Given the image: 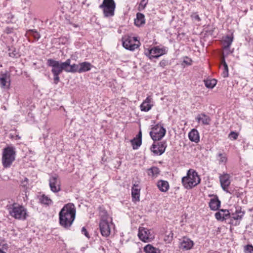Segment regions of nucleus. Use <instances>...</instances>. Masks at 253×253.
<instances>
[{"mask_svg": "<svg viewBox=\"0 0 253 253\" xmlns=\"http://www.w3.org/2000/svg\"><path fill=\"white\" fill-rule=\"evenodd\" d=\"M59 223L65 228H69L72 224L76 216V208L72 203L65 205L60 211Z\"/></svg>", "mask_w": 253, "mask_h": 253, "instance_id": "obj_1", "label": "nucleus"}, {"mask_svg": "<svg viewBox=\"0 0 253 253\" xmlns=\"http://www.w3.org/2000/svg\"><path fill=\"white\" fill-rule=\"evenodd\" d=\"M200 181L201 179L197 172L191 169L188 170L187 175L182 178V183L184 187L188 189L197 185Z\"/></svg>", "mask_w": 253, "mask_h": 253, "instance_id": "obj_2", "label": "nucleus"}, {"mask_svg": "<svg viewBox=\"0 0 253 253\" xmlns=\"http://www.w3.org/2000/svg\"><path fill=\"white\" fill-rule=\"evenodd\" d=\"M8 210L9 215L16 219L24 220L27 216L26 209L17 204L10 206Z\"/></svg>", "mask_w": 253, "mask_h": 253, "instance_id": "obj_3", "label": "nucleus"}, {"mask_svg": "<svg viewBox=\"0 0 253 253\" xmlns=\"http://www.w3.org/2000/svg\"><path fill=\"white\" fill-rule=\"evenodd\" d=\"M99 7L102 9L105 17H112L115 14L116 3L114 0H103Z\"/></svg>", "mask_w": 253, "mask_h": 253, "instance_id": "obj_4", "label": "nucleus"}, {"mask_svg": "<svg viewBox=\"0 0 253 253\" xmlns=\"http://www.w3.org/2000/svg\"><path fill=\"white\" fill-rule=\"evenodd\" d=\"M15 152L14 148L8 147L4 149L2 163L4 168L9 167L15 160Z\"/></svg>", "mask_w": 253, "mask_h": 253, "instance_id": "obj_5", "label": "nucleus"}, {"mask_svg": "<svg viewBox=\"0 0 253 253\" xmlns=\"http://www.w3.org/2000/svg\"><path fill=\"white\" fill-rule=\"evenodd\" d=\"M47 64L48 66L52 67V74H61L63 71L66 72V66L68 65V63L65 61L62 62L52 59L47 60Z\"/></svg>", "mask_w": 253, "mask_h": 253, "instance_id": "obj_6", "label": "nucleus"}, {"mask_svg": "<svg viewBox=\"0 0 253 253\" xmlns=\"http://www.w3.org/2000/svg\"><path fill=\"white\" fill-rule=\"evenodd\" d=\"M104 215H101V219L99 223V229L101 235L104 237H108L111 232V222L108 221V216L106 212H103Z\"/></svg>", "mask_w": 253, "mask_h": 253, "instance_id": "obj_7", "label": "nucleus"}, {"mask_svg": "<svg viewBox=\"0 0 253 253\" xmlns=\"http://www.w3.org/2000/svg\"><path fill=\"white\" fill-rule=\"evenodd\" d=\"M168 48L166 47H160L159 46H155L148 49L145 51V54L150 59L158 58L162 55L166 54Z\"/></svg>", "mask_w": 253, "mask_h": 253, "instance_id": "obj_8", "label": "nucleus"}, {"mask_svg": "<svg viewBox=\"0 0 253 253\" xmlns=\"http://www.w3.org/2000/svg\"><path fill=\"white\" fill-rule=\"evenodd\" d=\"M152 129L150 135L154 141L160 140L165 135L166 130L161 125H155Z\"/></svg>", "mask_w": 253, "mask_h": 253, "instance_id": "obj_9", "label": "nucleus"}, {"mask_svg": "<svg viewBox=\"0 0 253 253\" xmlns=\"http://www.w3.org/2000/svg\"><path fill=\"white\" fill-rule=\"evenodd\" d=\"M123 45L126 49L133 51L137 48L139 45L135 42H139L135 37L126 36L123 38Z\"/></svg>", "mask_w": 253, "mask_h": 253, "instance_id": "obj_10", "label": "nucleus"}, {"mask_svg": "<svg viewBox=\"0 0 253 253\" xmlns=\"http://www.w3.org/2000/svg\"><path fill=\"white\" fill-rule=\"evenodd\" d=\"M138 236L142 241L145 243L150 242L154 238V235L151 231L143 227H139Z\"/></svg>", "mask_w": 253, "mask_h": 253, "instance_id": "obj_11", "label": "nucleus"}, {"mask_svg": "<svg viewBox=\"0 0 253 253\" xmlns=\"http://www.w3.org/2000/svg\"><path fill=\"white\" fill-rule=\"evenodd\" d=\"M50 190L54 193L61 190V181L58 176H52L49 179Z\"/></svg>", "mask_w": 253, "mask_h": 253, "instance_id": "obj_12", "label": "nucleus"}, {"mask_svg": "<svg viewBox=\"0 0 253 253\" xmlns=\"http://www.w3.org/2000/svg\"><path fill=\"white\" fill-rule=\"evenodd\" d=\"M166 147V142L162 141L158 142L157 144H153L151 149L155 154L161 155L164 153Z\"/></svg>", "mask_w": 253, "mask_h": 253, "instance_id": "obj_13", "label": "nucleus"}, {"mask_svg": "<svg viewBox=\"0 0 253 253\" xmlns=\"http://www.w3.org/2000/svg\"><path fill=\"white\" fill-rule=\"evenodd\" d=\"M219 180L221 187L224 191L227 192L231 183L230 175L228 173H223L219 176Z\"/></svg>", "mask_w": 253, "mask_h": 253, "instance_id": "obj_14", "label": "nucleus"}, {"mask_svg": "<svg viewBox=\"0 0 253 253\" xmlns=\"http://www.w3.org/2000/svg\"><path fill=\"white\" fill-rule=\"evenodd\" d=\"M193 246V242L190 239L183 237L180 240L179 248L183 250L187 251L192 248Z\"/></svg>", "mask_w": 253, "mask_h": 253, "instance_id": "obj_15", "label": "nucleus"}, {"mask_svg": "<svg viewBox=\"0 0 253 253\" xmlns=\"http://www.w3.org/2000/svg\"><path fill=\"white\" fill-rule=\"evenodd\" d=\"M153 106L152 98L148 96L141 103L140 106L141 111L148 112Z\"/></svg>", "mask_w": 253, "mask_h": 253, "instance_id": "obj_16", "label": "nucleus"}, {"mask_svg": "<svg viewBox=\"0 0 253 253\" xmlns=\"http://www.w3.org/2000/svg\"><path fill=\"white\" fill-rule=\"evenodd\" d=\"M0 85L1 88H8L10 86V77L7 73L0 76Z\"/></svg>", "mask_w": 253, "mask_h": 253, "instance_id": "obj_17", "label": "nucleus"}, {"mask_svg": "<svg viewBox=\"0 0 253 253\" xmlns=\"http://www.w3.org/2000/svg\"><path fill=\"white\" fill-rule=\"evenodd\" d=\"M71 59H68L65 61V62H67V63H68V65L66 66V72L68 73H79V64H73L71 65Z\"/></svg>", "mask_w": 253, "mask_h": 253, "instance_id": "obj_18", "label": "nucleus"}, {"mask_svg": "<svg viewBox=\"0 0 253 253\" xmlns=\"http://www.w3.org/2000/svg\"><path fill=\"white\" fill-rule=\"evenodd\" d=\"M215 218L218 220L223 221L230 216V213L228 210H220L218 212L215 213Z\"/></svg>", "mask_w": 253, "mask_h": 253, "instance_id": "obj_19", "label": "nucleus"}, {"mask_svg": "<svg viewBox=\"0 0 253 253\" xmlns=\"http://www.w3.org/2000/svg\"><path fill=\"white\" fill-rule=\"evenodd\" d=\"M196 119L199 123L202 122L204 125H209L211 121L210 117L204 113L199 114Z\"/></svg>", "mask_w": 253, "mask_h": 253, "instance_id": "obj_20", "label": "nucleus"}, {"mask_svg": "<svg viewBox=\"0 0 253 253\" xmlns=\"http://www.w3.org/2000/svg\"><path fill=\"white\" fill-rule=\"evenodd\" d=\"M233 37L232 36H227L223 40L222 44L224 50H227V53H229V49L231 44L232 43Z\"/></svg>", "mask_w": 253, "mask_h": 253, "instance_id": "obj_21", "label": "nucleus"}, {"mask_svg": "<svg viewBox=\"0 0 253 253\" xmlns=\"http://www.w3.org/2000/svg\"><path fill=\"white\" fill-rule=\"evenodd\" d=\"M189 139L193 142L197 143L200 140L199 133L197 129H192L188 134Z\"/></svg>", "mask_w": 253, "mask_h": 253, "instance_id": "obj_22", "label": "nucleus"}, {"mask_svg": "<svg viewBox=\"0 0 253 253\" xmlns=\"http://www.w3.org/2000/svg\"><path fill=\"white\" fill-rule=\"evenodd\" d=\"M157 185L159 189L163 192H167L169 187L168 182L163 180H159L157 182Z\"/></svg>", "mask_w": 253, "mask_h": 253, "instance_id": "obj_23", "label": "nucleus"}, {"mask_svg": "<svg viewBox=\"0 0 253 253\" xmlns=\"http://www.w3.org/2000/svg\"><path fill=\"white\" fill-rule=\"evenodd\" d=\"M131 195L133 201H139L140 197V189L137 185L134 184L131 190Z\"/></svg>", "mask_w": 253, "mask_h": 253, "instance_id": "obj_24", "label": "nucleus"}, {"mask_svg": "<svg viewBox=\"0 0 253 253\" xmlns=\"http://www.w3.org/2000/svg\"><path fill=\"white\" fill-rule=\"evenodd\" d=\"M220 206V201L217 197L211 199L209 206L212 211L217 210Z\"/></svg>", "mask_w": 253, "mask_h": 253, "instance_id": "obj_25", "label": "nucleus"}, {"mask_svg": "<svg viewBox=\"0 0 253 253\" xmlns=\"http://www.w3.org/2000/svg\"><path fill=\"white\" fill-rule=\"evenodd\" d=\"M145 22V20L144 14L141 13H137L136 18L134 20L135 25L137 27H140L144 24Z\"/></svg>", "mask_w": 253, "mask_h": 253, "instance_id": "obj_26", "label": "nucleus"}, {"mask_svg": "<svg viewBox=\"0 0 253 253\" xmlns=\"http://www.w3.org/2000/svg\"><path fill=\"white\" fill-rule=\"evenodd\" d=\"M79 73L85 72L91 69V64L87 62H84L79 64Z\"/></svg>", "mask_w": 253, "mask_h": 253, "instance_id": "obj_27", "label": "nucleus"}, {"mask_svg": "<svg viewBox=\"0 0 253 253\" xmlns=\"http://www.w3.org/2000/svg\"><path fill=\"white\" fill-rule=\"evenodd\" d=\"M144 252L145 253H161V251L158 248L151 244H148L144 248Z\"/></svg>", "mask_w": 253, "mask_h": 253, "instance_id": "obj_28", "label": "nucleus"}, {"mask_svg": "<svg viewBox=\"0 0 253 253\" xmlns=\"http://www.w3.org/2000/svg\"><path fill=\"white\" fill-rule=\"evenodd\" d=\"M39 200L41 203L46 206H49L52 204L51 199L44 194L42 195L40 197Z\"/></svg>", "mask_w": 253, "mask_h": 253, "instance_id": "obj_29", "label": "nucleus"}, {"mask_svg": "<svg viewBox=\"0 0 253 253\" xmlns=\"http://www.w3.org/2000/svg\"><path fill=\"white\" fill-rule=\"evenodd\" d=\"M222 64L223 65V71L222 73L223 77L226 78L228 76V68L227 63L225 62V59L222 58L221 61Z\"/></svg>", "mask_w": 253, "mask_h": 253, "instance_id": "obj_30", "label": "nucleus"}, {"mask_svg": "<svg viewBox=\"0 0 253 253\" xmlns=\"http://www.w3.org/2000/svg\"><path fill=\"white\" fill-rule=\"evenodd\" d=\"M159 172V169L156 167H153L148 170V175L153 177L157 176Z\"/></svg>", "mask_w": 253, "mask_h": 253, "instance_id": "obj_31", "label": "nucleus"}, {"mask_svg": "<svg viewBox=\"0 0 253 253\" xmlns=\"http://www.w3.org/2000/svg\"><path fill=\"white\" fill-rule=\"evenodd\" d=\"M205 83L207 87L212 88L216 85V81L215 80H207Z\"/></svg>", "mask_w": 253, "mask_h": 253, "instance_id": "obj_32", "label": "nucleus"}, {"mask_svg": "<svg viewBox=\"0 0 253 253\" xmlns=\"http://www.w3.org/2000/svg\"><path fill=\"white\" fill-rule=\"evenodd\" d=\"M141 139H133L131 140V144L133 145V148L134 149H137L141 144Z\"/></svg>", "mask_w": 253, "mask_h": 253, "instance_id": "obj_33", "label": "nucleus"}, {"mask_svg": "<svg viewBox=\"0 0 253 253\" xmlns=\"http://www.w3.org/2000/svg\"><path fill=\"white\" fill-rule=\"evenodd\" d=\"M244 214V213L243 212L240 211L237 213H233L232 214V218L235 220L241 219L242 218Z\"/></svg>", "mask_w": 253, "mask_h": 253, "instance_id": "obj_34", "label": "nucleus"}, {"mask_svg": "<svg viewBox=\"0 0 253 253\" xmlns=\"http://www.w3.org/2000/svg\"><path fill=\"white\" fill-rule=\"evenodd\" d=\"M20 185L24 188V190H26L28 188V179L25 177L24 179L21 181Z\"/></svg>", "mask_w": 253, "mask_h": 253, "instance_id": "obj_35", "label": "nucleus"}, {"mask_svg": "<svg viewBox=\"0 0 253 253\" xmlns=\"http://www.w3.org/2000/svg\"><path fill=\"white\" fill-rule=\"evenodd\" d=\"M218 157L219 158L218 159L219 164L221 163H225L227 161V158L225 154H223L221 153H219L218 154Z\"/></svg>", "mask_w": 253, "mask_h": 253, "instance_id": "obj_36", "label": "nucleus"}, {"mask_svg": "<svg viewBox=\"0 0 253 253\" xmlns=\"http://www.w3.org/2000/svg\"><path fill=\"white\" fill-rule=\"evenodd\" d=\"M168 233L165 237V240L166 241H168V242H171L173 239V233L172 231H169V232H166Z\"/></svg>", "mask_w": 253, "mask_h": 253, "instance_id": "obj_37", "label": "nucleus"}, {"mask_svg": "<svg viewBox=\"0 0 253 253\" xmlns=\"http://www.w3.org/2000/svg\"><path fill=\"white\" fill-rule=\"evenodd\" d=\"M245 253H253V246L252 245H248L244 247Z\"/></svg>", "mask_w": 253, "mask_h": 253, "instance_id": "obj_38", "label": "nucleus"}, {"mask_svg": "<svg viewBox=\"0 0 253 253\" xmlns=\"http://www.w3.org/2000/svg\"><path fill=\"white\" fill-rule=\"evenodd\" d=\"M239 134L234 131H231L229 134V138L233 140H236L238 137Z\"/></svg>", "mask_w": 253, "mask_h": 253, "instance_id": "obj_39", "label": "nucleus"}, {"mask_svg": "<svg viewBox=\"0 0 253 253\" xmlns=\"http://www.w3.org/2000/svg\"><path fill=\"white\" fill-rule=\"evenodd\" d=\"M30 32L35 39L38 40L40 39V35L37 31L35 30H31Z\"/></svg>", "mask_w": 253, "mask_h": 253, "instance_id": "obj_40", "label": "nucleus"}, {"mask_svg": "<svg viewBox=\"0 0 253 253\" xmlns=\"http://www.w3.org/2000/svg\"><path fill=\"white\" fill-rule=\"evenodd\" d=\"M60 74H53V80L55 84H57L59 82L60 79L59 75Z\"/></svg>", "mask_w": 253, "mask_h": 253, "instance_id": "obj_41", "label": "nucleus"}, {"mask_svg": "<svg viewBox=\"0 0 253 253\" xmlns=\"http://www.w3.org/2000/svg\"><path fill=\"white\" fill-rule=\"evenodd\" d=\"M192 18L197 21H200L201 18L197 13H194L191 15Z\"/></svg>", "mask_w": 253, "mask_h": 253, "instance_id": "obj_42", "label": "nucleus"}, {"mask_svg": "<svg viewBox=\"0 0 253 253\" xmlns=\"http://www.w3.org/2000/svg\"><path fill=\"white\" fill-rule=\"evenodd\" d=\"M159 65L162 67H165L168 65V61L167 60H162L160 61Z\"/></svg>", "mask_w": 253, "mask_h": 253, "instance_id": "obj_43", "label": "nucleus"}, {"mask_svg": "<svg viewBox=\"0 0 253 253\" xmlns=\"http://www.w3.org/2000/svg\"><path fill=\"white\" fill-rule=\"evenodd\" d=\"M183 62L186 65H190L191 64L192 60L190 58L186 57L183 60Z\"/></svg>", "mask_w": 253, "mask_h": 253, "instance_id": "obj_44", "label": "nucleus"}, {"mask_svg": "<svg viewBox=\"0 0 253 253\" xmlns=\"http://www.w3.org/2000/svg\"><path fill=\"white\" fill-rule=\"evenodd\" d=\"M82 234H84L87 238H89V234L86 230V229H85V228L84 227H83L82 229Z\"/></svg>", "mask_w": 253, "mask_h": 253, "instance_id": "obj_45", "label": "nucleus"}, {"mask_svg": "<svg viewBox=\"0 0 253 253\" xmlns=\"http://www.w3.org/2000/svg\"><path fill=\"white\" fill-rule=\"evenodd\" d=\"M9 55L10 57H17V53H15V51L12 52H9Z\"/></svg>", "mask_w": 253, "mask_h": 253, "instance_id": "obj_46", "label": "nucleus"}, {"mask_svg": "<svg viewBox=\"0 0 253 253\" xmlns=\"http://www.w3.org/2000/svg\"><path fill=\"white\" fill-rule=\"evenodd\" d=\"M145 5H146V3H145V0H142L141 1V2H140V4H139V7H140V6H142V8H143H143L145 7Z\"/></svg>", "mask_w": 253, "mask_h": 253, "instance_id": "obj_47", "label": "nucleus"}, {"mask_svg": "<svg viewBox=\"0 0 253 253\" xmlns=\"http://www.w3.org/2000/svg\"><path fill=\"white\" fill-rule=\"evenodd\" d=\"M138 139H141V137H142V133H141V131H140L138 134Z\"/></svg>", "mask_w": 253, "mask_h": 253, "instance_id": "obj_48", "label": "nucleus"}, {"mask_svg": "<svg viewBox=\"0 0 253 253\" xmlns=\"http://www.w3.org/2000/svg\"><path fill=\"white\" fill-rule=\"evenodd\" d=\"M7 247H8V245L6 244H3L2 245L3 249H6L7 248Z\"/></svg>", "mask_w": 253, "mask_h": 253, "instance_id": "obj_49", "label": "nucleus"}, {"mask_svg": "<svg viewBox=\"0 0 253 253\" xmlns=\"http://www.w3.org/2000/svg\"><path fill=\"white\" fill-rule=\"evenodd\" d=\"M0 253H6L0 250Z\"/></svg>", "mask_w": 253, "mask_h": 253, "instance_id": "obj_50", "label": "nucleus"}, {"mask_svg": "<svg viewBox=\"0 0 253 253\" xmlns=\"http://www.w3.org/2000/svg\"><path fill=\"white\" fill-rule=\"evenodd\" d=\"M17 137H18V139H20V137L18 136V135H17Z\"/></svg>", "mask_w": 253, "mask_h": 253, "instance_id": "obj_51", "label": "nucleus"}, {"mask_svg": "<svg viewBox=\"0 0 253 253\" xmlns=\"http://www.w3.org/2000/svg\"><path fill=\"white\" fill-rule=\"evenodd\" d=\"M17 137H18V139H20V137L18 136V135H17Z\"/></svg>", "mask_w": 253, "mask_h": 253, "instance_id": "obj_52", "label": "nucleus"}]
</instances>
